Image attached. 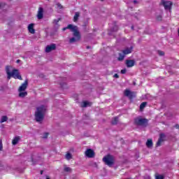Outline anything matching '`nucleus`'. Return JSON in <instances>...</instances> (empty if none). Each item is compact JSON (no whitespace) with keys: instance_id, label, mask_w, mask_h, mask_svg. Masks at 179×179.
Returning a JSON list of instances; mask_svg holds the SVG:
<instances>
[{"instance_id":"1","label":"nucleus","mask_w":179,"mask_h":179,"mask_svg":"<svg viewBox=\"0 0 179 179\" xmlns=\"http://www.w3.org/2000/svg\"><path fill=\"white\" fill-rule=\"evenodd\" d=\"M69 29H71V31L73 32V36H74L69 39L70 44H73V43L79 41L80 40V32H79V28L78 26L70 24H69Z\"/></svg>"},{"instance_id":"38","label":"nucleus","mask_w":179,"mask_h":179,"mask_svg":"<svg viewBox=\"0 0 179 179\" xmlns=\"http://www.w3.org/2000/svg\"><path fill=\"white\" fill-rule=\"evenodd\" d=\"M57 6H58V8H60V9L61 8H62V5H61V3H57Z\"/></svg>"},{"instance_id":"42","label":"nucleus","mask_w":179,"mask_h":179,"mask_svg":"<svg viewBox=\"0 0 179 179\" xmlns=\"http://www.w3.org/2000/svg\"><path fill=\"white\" fill-rule=\"evenodd\" d=\"M138 3V1H134V3Z\"/></svg>"},{"instance_id":"2","label":"nucleus","mask_w":179,"mask_h":179,"mask_svg":"<svg viewBox=\"0 0 179 179\" xmlns=\"http://www.w3.org/2000/svg\"><path fill=\"white\" fill-rule=\"evenodd\" d=\"M46 110L47 107L44 105H42L36 108V112L35 113V119L37 122H43Z\"/></svg>"},{"instance_id":"3","label":"nucleus","mask_w":179,"mask_h":179,"mask_svg":"<svg viewBox=\"0 0 179 179\" xmlns=\"http://www.w3.org/2000/svg\"><path fill=\"white\" fill-rule=\"evenodd\" d=\"M102 160L106 166H108V167H113L115 163V158L110 154H108L103 157Z\"/></svg>"},{"instance_id":"10","label":"nucleus","mask_w":179,"mask_h":179,"mask_svg":"<svg viewBox=\"0 0 179 179\" xmlns=\"http://www.w3.org/2000/svg\"><path fill=\"white\" fill-rule=\"evenodd\" d=\"M27 85H29V82L26 80L24 83L21 85V86L18 89V92H24L26 89H27Z\"/></svg>"},{"instance_id":"26","label":"nucleus","mask_w":179,"mask_h":179,"mask_svg":"<svg viewBox=\"0 0 179 179\" xmlns=\"http://www.w3.org/2000/svg\"><path fill=\"white\" fill-rule=\"evenodd\" d=\"M66 160H71V159H72V154L68 152V153L66 155Z\"/></svg>"},{"instance_id":"9","label":"nucleus","mask_w":179,"mask_h":179,"mask_svg":"<svg viewBox=\"0 0 179 179\" xmlns=\"http://www.w3.org/2000/svg\"><path fill=\"white\" fill-rule=\"evenodd\" d=\"M85 156L90 159L94 157V151H93V150H92V149H87L85 151Z\"/></svg>"},{"instance_id":"24","label":"nucleus","mask_w":179,"mask_h":179,"mask_svg":"<svg viewBox=\"0 0 179 179\" xmlns=\"http://www.w3.org/2000/svg\"><path fill=\"white\" fill-rule=\"evenodd\" d=\"M6 121H8V116H2L0 122L2 124V122H6Z\"/></svg>"},{"instance_id":"13","label":"nucleus","mask_w":179,"mask_h":179,"mask_svg":"<svg viewBox=\"0 0 179 179\" xmlns=\"http://www.w3.org/2000/svg\"><path fill=\"white\" fill-rule=\"evenodd\" d=\"M125 64L127 68H132L135 65V60L127 59Z\"/></svg>"},{"instance_id":"29","label":"nucleus","mask_w":179,"mask_h":179,"mask_svg":"<svg viewBox=\"0 0 179 179\" xmlns=\"http://www.w3.org/2000/svg\"><path fill=\"white\" fill-rule=\"evenodd\" d=\"M112 31H118V26L115 25L113 28H112Z\"/></svg>"},{"instance_id":"25","label":"nucleus","mask_w":179,"mask_h":179,"mask_svg":"<svg viewBox=\"0 0 179 179\" xmlns=\"http://www.w3.org/2000/svg\"><path fill=\"white\" fill-rule=\"evenodd\" d=\"M146 104H148L147 102H143L141 105H140V110H143V108H145L146 107Z\"/></svg>"},{"instance_id":"30","label":"nucleus","mask_w":179,"mask_h":179,"mask_svg":"<svg viewBox=\"0 0 179 179\" xmlns=\"http://www.w3.org/2000/svg\"><path fill=\"white\" fill-rule=\"evenodd\" d=\"M48 133H44L43 136V139H47V138H48Z\"/></svg>"},{"instance_id":"41","label":"nucleus","mask_w":179,"mask_h":179,"mask_svg":"<svg viewBox=\"0 0 179 179\" xmlns=\"http://www.w3.org/2000/svg\"><path fill=\"white\" fill-rule=\"evenodd\" d=\"M19 62H20V59H17V64H19Z\"/></svg>"},{"instance_id":"35","label":"nucleus","mask_w":179,"mask_h":179,"mask_svg":"<svg viewBox=\"0 0 179 179\" xmlns=\"http://www.w3.org/2000/svg\"><path fill=\"white\" fill-rule=\"evenodd\" d=\"M59 22V20H54L55 24H58Z\"/></svg>"},{"instance_id":"22","label":"nucleus","mask_w":179,"mask_h":179,"mask_svg":"<svg viewBox=\"0 0 179 179\" xmlns=\"http://www.w3.org/2000/svg\"><path fill=\"white\" fill-rule=\"evenodd\" d=\"M124 58H125V55L119 53L118 61H124Z\"/></svg>"},{"instance_id":"36","label":"nucleus","mask_w":179,"mask_h":179,"mask_svg":"<svg viewBox=\"0 0 179 179\" xmlns=\"http://www.w3.org/2000/svg\"><path fill=\"white\" fill-rule=\"evenodd\" d=\"M69 26H67L66 27H64V28H63V31H65V30H66L67 29H69V30H71V28H69Z\"/></svg>"},{"instance_id":"39","label":"nucleus","mask_w":179,"mask_h":179,"mask_svg":"<svg viewBox=\"0 0 179 179\" xmlns=\"http://www.w3.org/2000/svg\"><path fill=\"white\" fill-rule=\"evenodd\" d=\"M175 128H176V129H179V125L178 124L175 125Z\"/></svg>"},{"instance_id":"23","label":"nucleus","mask_w":179,"mask_h":179,"mask_svg":"<svg viewBox=\"0 0 179 179\" xmlns=\"http://www.w3.org/2000/svg\"><path fill=\"white\" fill-rule=\"evenodd\" d=\"M26 96H27V92H20V94H19L20 97H26Z\"/></svg>"},{"instance_id":"47","label":"nucleus","mask_w":179,"mask_h":179,"mask_svg":"<svg viewBox=\"0 0 179 179\" xmlns=\"http://www.w3.org/2000/svg\"><path fill=\"white\" fill-rule=\"evenodd\" d=\"M101 1H103V0H101Z\"/></svg>"},{"instance_id":"44","label":"nucleus","mask_w":179,"mask_h":179,"mask_svg":"<svg viewBox=\"0 0 179 179\" xmlns=\"http://www.w3.org/2000/svg\"><path fill=\"white\" fill-rule=\"evenodd\" d=\"M87 49L90 48V46H87Z\"/></svg>"},{"instance_id":"28","label":"nucleus","mask_w":179,"mask_h":179,"mask_svg":"<svg viewBox=\"0 0 179 179\" xmlns=\"http://www.w3.org/2000/svg\"><path fill=\"white\" fill-rule=\"evenodd\" d=\"M155 178L156 179H164V177L162 175H156Z\"/></svg>"},{"instance_id":"43","label":"nucleus","mask_w":179,"mask_h":179,"mask_svg":"<svg viewBox=\"0 0 179 179\" xmlns=\"http://www.w3.org/2000/svg\"><path fill=\"white\" fill-rule=\"evenodd\" d=\"M131 30H134V26H131Z\"/></svg>"},{"instance_id":"12","label":"nucleus","mask_w":179,"mask_h":179,"mask_svg":"<svg viewBox=\"0 0 179 179\" xmlns=\"http://www.w3.org/2000/svg\"><path fill=\"white\" fill-rule=\"evenodd\" d=\"M124 94L130 99H134V92H131L129 90H124Z\"/></svg>"},{"instance_id":"16","label":"nucleus","mask_w":179,"mask_h":179,"mask_svg":"<svg viewBox=\"0 0 179 179\" xmlns=\"http://www.w3.org/2000/svg\"><path fill=\"white\" fill-rule=\"evenodd\" d=\"M6 72L7 73V79H10V73H12V72H10V66H6Z\"/></svg>"},{"instance_id":"19","label":"nucleus","mask_w":179,"mask_h":179,"mask_svg":"<svg viewBox=\"0 0 179 179\" xmlns=\"http://www.w3.org/2000/svg\"><path fill=\"white\" fill-rule=\"evenodd\" d=\"M90 106H92V103L89 102L87 101H85L83 103L81 107L83 108H85V107H90Z\"/></svg>"},{"instance_id":"40","label":"nucleus","mask_w":179,"mask_h":179,"mask_svg":"<svg viewBox=\"0 0 179 179\" xmlns=\"http://www.w3.org/2000/svg\"><path fill=\"white\" fill-rule=\"evenodd\" d=\"M144 179H151V178H150V176H148L147 178H145Z\"/></svg>"},{"instance_id":"31","label":"nucleus","mask_w":179,"mask_h":179,"mask_svg":"<svg viewBox=\"0 0 179 179\" xmlns=\"http://www.w3.org/2000/svg\"><path fill=\"white\" fill-rule=\"evenodd\" d=\"M162 15H159L158 16H157V20H158L159 22L162 21Z\"/></svg>"},{"instance_id":"17","label":"nucleus","mask_w":179,"mask_h":179,"mask_svg":"<svg viewBox=\"0 0 179 179\" xmlns=\"http://www.w3.org/2000/svg\"><path fill=\"white\" fill-rule=\"evenodd\" d=\"M79 17H80V13L76 12L73 17V22H78V20H79Z\"/></svg>"},{"instance_id":"14","label":"nucleus","mask_w":179,"mask_h":179,"mask_svg":"<svg viewBox=\"0 0 179 179\" xmlns=\"http://www.w3.org/2000/svg\"><path fill=\"white\" fill-rule=\"evenodd\" d=\"M132 50H134V47L131 46L130 48H126L122 50L124 55H128V54H131L132 52Z\"/></svg>"},{"instance_id":"20","label":"nucleus","mask_w":179,"mask_h":179,"mask_svg":"<svg viewBox=\"0 0 179 179\" xmlns=\"http://www.w3.org/2000/svg\"><path fill=\"white\" fill-rule=\"evenodd\" d=\"M147 148H152L153 146V141L152 139H148L146 142Z\"/></svg>"},{"instance_id":"45","label":"nucleus","mask_w":179,"mask_h":179,"mask_svg":"<svg viewBox=\"0 0 179 179\" xmlns=\"http://www.w3.org/2000/svg\"><path fill=\"white\" fill-rule=\"evenodd\" d=\"M41 174H43V171H41Z\"/></svg>"},{"instance_id":"15","label":"nucleus","mask_w":179,"mask_h":179,"mask_svg":"<svg viewBox=\"0 0 179 179\" xmlns=\"http://www.w3.org/2000/svg\"><path fill=\"white\" fill-rule=\"evenodd\" d=\"M28 30L31 34H34V33H36V30L34 29V24H29Z\"/></svg>"},{"instance_id":"11","label":"nucleus","mask_w":179,"mask_h":179,"mask_svg":"<svg viewBox=\"0 0 179 179\" xmlns=\"http://www.w3.org/2000/svg\"><path fill=\"white\" fill-rule=\"evenodd\" d=\"M57 48V45L55 43H52L50 45L46 46L45 52H51V51H54Z\"/></svg>"},{"instance_id":"6","label":"nucleus","mask_w":179,"mask_h":179,"mask_svg":"<svg viewBox=\"0 0 179 179\" xmlns=\"http://www.w3.org/2000/svg\"><path fill=\"white\" fill-rule=\"evenodd\" d=\"M162 4L166 10H171V6H173V2L171 1H163Z\"/></svg>"},{"instance_id":"21","label":"nucleus","mask_w":179,"mask_h":179,"mask_svg":"<svg viewBox=\"0 0 179 179\" xmlns=\"http://www.w3.org/2000/svg\"><path fill=\"white\" fill-rule=\"evenodd\" d=\"M112 125H117L118 124V117H115L111 121Z\"/></svg>"},{"instance_id":"46","label":"nucleus","mask_w":179,"mask_h":179,"mask_svg":"<svg viewBox=\"0 0 179 179\" xmlns=\"http://www.w3.org/2000/svg\"><path fill=\"white\" fill-rule=\"evenodd\" d=\"M0 8H1V4H0Z\"/></svg>"},{"instance_id":"34","label":"nucleus","mask_w":179,"mask_h":179,"mask_svg":"<svg viewBox=\"0 0 179 179\" xmlns=\"http://www.w3.org/2000/svg\"><path fill=\"white\" fill-rule=\"evenodd\" d=\"M120 72H121V73H122V75H124V74L127 73V69H124L121 70Z\"/></svg>"},{"instance_id":"4","label":"nucleus","mask_w":179,"mask_h":179,"mask_svg":"<svg viewBox=\"0 0 179 179\" xmlns=\"http://www.w3.org/2000/svg\"><path fill=\"white\" fill-rule=\"evenodd\" d=\"M148 122V119L142 118V117H138L134 119L135 125H138L139 127H147Z\"/></svg>"},{"instance_id":"37","label":"nucleus","mask_w":179,"mask_h":179,"mask_svg":"<svg viewBox=\"0 0 179 179\" xmlns=\"http://www.w3.org/2000/svg\"><path fill=\"white\" fill-rule=\"evenodd\" d=\"M113 78H120V76H118V74H115L114 76H113Z\"/></svg>"},{"instance_id":"8","label":"nucleus","mask_w":179,"mask_h":179,"mask_svg":"<svg viewBox=\"0 0 179 179\" xmlns=\"http://www.w3.org/2000/svg\"><path fill=\"white\" fill-rule=\"evenodd\" d=\"M164 139H166V134L164 133L160 134L158 141L157 142V146H160L162 145V142H164Z\"/></svg>"},{"instance_id":"7","label":"nucleus","mask_w":179,"mask_h":179,"mask_svg":"<svg viewBox=\"0 0 179 179\" xmlns=\"http://www.w3.org/2000/svg\"><path fill=\"white\" fill-rule=\"evenodd\" d=\"M37 19L41 20L44 17V8L43 7H39L37 13Z\"/></svg>"},{"instance_id":"32","label":"nucleus","mask_w":179,"mask_h":179,"mask_svg":"<svg viewBox=\"0 0 179 179\" xmlns=\"http://www.w3.org/2000/svg\"><path fill=\"white\" fill-rule=\"evenodd\" d=\"M2 149H3V145L2 144V140L0 139V152L2 150Z\"/></svg>"},{"instance_id":"33","label":"nucleus","mask_w":179,"mask_h":179,"mask_svg":"<svg viewBox=\"0 0 179 179\" xmlns=\"http://www.w3.org/2000/svg\"><path fill=\"white\" fill-rule=\"evenodd\" d=\"M158 54L161 56L163 57V55H164V52L162 51V50H159L158 51Z\"/></svg>"},{"instance_id":"18","label":"nucleus","mask_w":179,"mask_h":179,"mask_svg":"<svg viewBox=\"0 0 179 179\" xmlns=\"http://www.w3.org/2000/svg\"><path fill=\"white\" fill-rule=\"evenodd\" d=\"M20 141V137L15 136L12 141V144L14 145H17V143H19Z\"/></svg>"},{"instance_id":"5","label":"nucleus","mask_w":179,"mask_h":179,"mask_svg":"<svg viewBox=\"0 0 179 179\" xmlns=\"http://www.w3.org/2000/svg\"><path fill=\"white\" fill-rule=\"evenodd\" d=\"M10 78H14V79H20V80H22V76L19 74V70L17 69H13V71L10 73Z\"/></svg>"},{"instance_id":"27","label":"nucleus","mask_w":179,"mask_h":179,"mask_svg":"<svg viewBox=\"0 0 179 179\" xmlns=\"http://www.w3.org/2000/svg\"><path fill=\"white\" fill-rule=\"evenodd\" d=\"M64 171H66V173H71V171H72V169L70 167L65 166Z\"/></svg>"}]
</instances>
